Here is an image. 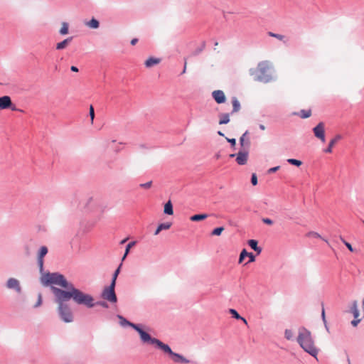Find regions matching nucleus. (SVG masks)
<instances>
[{
  "label": "nucleus",
  "mask_w": 364,
  "mask_h": 364,
  "mask_svg": "<svg viewBox=\"0 0 364 364\" xmlns=\"http://www.w3.org/2000/svg\"><path fill=\"white\" fill-rule=\"evenodd\" d=\"M171 223H161L160 225H159V227L161 230H168L171 228Z\"/></svg>",
  "instance_id": "33"
},
{
  "label": "nucleus",
  "mask_w": 364,
  "mask_h": 364,
  "mask_svg": "<svg viewBox=\"0 0 364 364\" xmlns=\"http://www.w3.org/2000/svg\"><path fill=\"white\" fill-rule=\"evenodd\" d=\"M143 344H150L154 345L158 348L163 350L165 353L168 354L170 356H172L173 354V351L169 347L168 345L164 343L162 341L159 340L158 338L151 337V335L147 333L143 341H141Z\"/></svg>",
  "instance_id": "4"
},
{
  "label": "nucleus",
  "mask_w": 364,
  "mask_h": 364,
  "mask_svg": "<svg viewBox=\"0 0 364 364\" xmlns=\"http://www.w3.org/2000/svg\"><path fill=\"white\" fill-rule=\"evenodd\" d=\"M89 114H90V119H91V124H92L93 122H94V118H95V110H94V107L92 105L90 106Z\"/></svg>",
  "instance_id": "34"
},
{
  "label": "nucleus",
  "mask_w": 364,
  "mask_h": 364,
  "mask_svg": "<svg viewBox=\"0 0 364 364\" xmlns=\"http://www.w3.org/2000/svg\"><path fill=\"white\" fill-rule=\"evenodd\" d=\"M341 241L344 243V245L346 246V247L350 251V252H354V250L352 247V245L348 242L347 241H346L342 237H341Z\"/></svg>",
  "instance_id": "36"
},
{
  "label": "nucleus",
  "mask_w": 364,
  "mask_h": 364,
  "mask_svg": "<svg viewBox=\"0 0 364 364\" xmlns=\"http://www.w3.org/2000/svg\"><path fill=\"white\" fill-rule=\"evenodd\" d=\"M279 166H275V167L269 168L267 171V172H268V173H274L275 171H277V170H279Z\"/></svg>",
  "instance_id": "44"
},
{
  "label": "nucleus",
  "mask_w": 364,
  "mask_h": 364,
  "mask_svg": "<svg viewBox=\"0 0 364 364\" xmlns=\"http://www.w3.org/2000/svg\"><path fill=\"white\" fill-rule=\"evenodd\" d=\"M258 247L257 246V241L255 240H252V249H256L255 247Z\"/></svg>",
  "instance_id": "46"
},
{
  "label": "nucleus",
  "mask_w": 364,
  "mask_h": 364,
  "mask_svg": "<svg viewBox=\"0 0 364 364\" xmlns=\"http://www.w3.org/2000/svg\"><path fill=\"white\" fill-rule=\"evenodd\" d=\"M276 79L277 77L274 75V67L271 62L264 60L259 63L255 76L257 81L268 83L276 80Z\"/></svg>",
  "instance_id": "2"
},
{
  "label": "nucleus",
  "mask_w": 364,
  "mask_h": 364,
  "mask_svg": "<svg viewBox=\"0 0 364 364\" xmlns=\"http://www.w3.org/2000/svg\"><path fill=\"white\" fill-rule=\"evenodd\" d=\"M247 245H248L249 246H250V240H247Z\"/></svg>",
  "instance_id": "63"
},
{
  "label": "nucleus",
  "mask_w": 364,
  "mask_h": 364,
  "mask_svg": "<svg viewBox=\"0 0 364 364\" xmlns=\"http://www.w3.org/2000/svg\"><path fill=\"white\" fill-rule=\"evenodd\" d=\"M248 131H246L240 139V143L242 147H244L245 140L247 137Z\"/></svg>",
  "instance_id": "35"
},
{
  "label": "nucleus",
  "mask_w": 364,
  "mask_h": 364,
  "mask_svg": "<svg viewBox=\"0 0 364 364\" xmlns=\"http://www.w3.org/2000/svg\"><path fill=\"white\" fill-rule=\"evenodd\" d=\"M297 341L306 352L313 356L317 354V350L312 341L311 333L307 329L301 328L299 330Z\"/></svg>",
  "instance_id": "3"
},
{
  "label": "nucleus",
  "mask_w": 364,
  "mask_h": 364,
  "mask_svg": "<svg viewBox=\"0 0 364 364\" xmlns=\"http://www.w3.org/2000/svg\"><path fill=\"white\" fill-rule=\"evenodd\" d=\"M135 244H136V242L133 241V242H129V243L127 245L126 249H125V252H124V255H123V257H122V261L125 259L126 257L127 256V255H128V254H129V252L130 249H131L133 246H134V245H135Z\"/></svg>",
  "instance_id": "26"
},
{
  "label": "nucleus",
  "mask_w": 364,
  "mask_h": 364,
  "mask_svg": "<svg viewBox=\"0 0 364 364\" xmlns=\"http://www.w3.org/2000/svg\"><path fill=\"white\" fill-rule=\"evenodd\" d=\"M97 203V200L93 196H90L86 199L85 202V206L89 208L92 203Z\"/></svg>",
  "instance_id": "29"
},
{
  "label": "nucleus",
  "mask_w": 364,
  "mask_h": 364,
  "mask_svg": "<svg viewBox=\"0 0 364 364\" xmlns=\"http://www.w3.org/2000/svg\"><path fill=\"white\" fill-rule=\"evenodd\" d=\"M255 248L256 249H253V250H255L257 252V254L259 255L261 252L262 249L260 247H257Z\"/></svg>",
  "instance_id": "53"
},
{
  "label": "nucleus",
  "mask_w": 364,
  "mask_h": 364,
  "mask_svg": "<svg viewBox=\"0 0 364 364\" xmlns=\"http://www.w3.org/2000/svg\"><path fill=\"white\" fill-rule=\"evenodd\" d=\"M171 358H172V360H173V362H175V363H190L189 360L186 358L182 355L175 353V352L172 355Z\"/></svg>",
  "instance_id": "13"
},
{
  "label": "nucleus",
  "mask_w": 364,
  "mask_h": 364,
  "mask_svg": "<svg viewBox=\"0 0 364 364\" xmlns=\"http://www.w3.org/2000/svg\"><path fill=\"white\" fill-rule=\"evenodd\" d=\"M219 124H226L230 122V114L228 113H220L218 115Z\"/></svg>",
  "instance_id": "15"
},
{
  "label": "nucleus",
  "mask_w": 364,
  "mask_h": 364,
  "mask_svg": "<svg viewBox=\"0 0 364 364\" xmlns=\"http://www.w3.org/2000/svg\"><path fill=\"white\" fill-rule=\"evenodd\" d=\"M60 34L66 35L68 33V23L66 22L62 23L61 28L59 31Z\"/></svg>",
  "instance_id": "24"
},
{
  "label": "nucleus",
  "mask_w": 364,
  "mask_h": 364,
  "mask_svg": "<svg viewBox=\"0 0 364 364\" xmlns=\"http://www.w3.org/2000/svg\"><path fill=\"white\" fill-rule=\"evenodd\" d=\"M127 240V238H126V239H124V240H122L121 241V243H122V244H123V243H124Z\"/></svg>",
  "instance_id": "61"
},
{
  "label": "nucleus",
  "mask_w": 364,
  "mask_h": 364,
  "mask_svg": "<svg viewBox=\"0 0 364 364\" xmlns=\"http://www.w3.org/2000/svg\"><path fill=\"white\" fill-rule=\"evenodd\" d=\"M237 161L238 164H240V165H245V164H246L247 161Z\"/></svg>",
  "instance_id": "54"
},
{
  "label": "nucleus",
  "mask_w": 364,
  "mask_h": 364,
  "mask_svg": "<svg viewBox=\"0 0 364 364\" xmlns=\"http://www.w3.org/2000/svg\"><path fill=\"white\" fill-rule=\"evenodd\" d=\"M313 132L314 136L321 140V141H325V130H324V124L323 122H319L316 127L313 128Z\"/></svg>",
  "instance_id": "8"
},
{
  "label": "nucleus",
  "mask_w": 364,
  "mask_h": 364,
  "mask_svg": "<svg viewBox=\"0 0 364 364\" xmlns=\"http://www.w3.org/2000/svg\"><path fill=\"white\" fill-rule=\"evenodd\" d=\"M41 283L44 287L50 286L54 296V302L58 305V313L60 319L65 323H71L74 320L68 301L72 299L75 304L84 306L88 309L95 306L94 297L76 288L66 278L58 272H40Z\"/></svg>",
  "instance_id": "1"
},
{
  "label": "nucleus",
  "mask_w": 364,
  "mask_h": 364,
  "mask_svg": "<svg viewBox=\"0 0 364 364\" xmlns=\"http://www.w3.org/2000/svg\"><path fill=\"white\" fill-rule=\"evenodd\" d=\"M42 304V296L41 294H38V301L36 302V304H35L34 307H38L41 305Z\"/></svg>",
  "instance_id": "40"
},
{
  "label": "nucleus",
  "mask_w": 364,
  "mask_h": 364,
  "mask_svg": "<svg viewBox=\"0 0 364 364\" xmlns=\"http://www.w3.org/2000/svg\"><path fill=\"white\" fill-rule=\"evenodd\" d=\"M208 214L203 213V214H196L193 215L190 218V220L193 222L196 221H200L203 220H205L208 218Z\"/></svg>",
  "instance_id": "19"
},
{
  "label": "nucleus",
  "mask_w": 364,
  "mask_h": 364,
  "mask_svg": "<svg viewBox=\"0 0 364 364\" xmlns=\"http://www.w3.org/2000/svg\"><path fill=\"white\" fill-rule=\"evenodd\" d=\"M292 115L299 116L301 119H306L311 116V110L309 109H301L299 112H294Z\"/></svg>",
  "instance_id": "12"
},
{
  "label": "nucleus",
  "mask_w": 364,
  "mask_h": 364,
  "mask_svg": "<svg viewBox=\"0 0 364 364\" xmlns=\"http://www.w3.org/2000/svg\"><path fill=\"white\" fill-rule=\"evenodd\" d=\"M186 65H187V62H186V60H185V63H184V68H183V70L182 71V74L185 73H186Z\"/></svg>",
  "instance_id": "55"
},
{
  "label": "nucleus",
  "mask_w": 364,
  "mask_h": 364,
  "mask_svg": "<svg viewBox=\"0 0 364 364\" xmlns=\"http://www.w3.org/2000/svg\"><path fill=\"white\" fill-rule=\"evenodd\" d=\"M284 336L287 340H291L293 338V332L290 329H287L284 332Z\"/></svg>",
  "instance_id": "32"
},
{
  "label": "nucleus",
  "mask_w": 364,
  "mask_h": 364,
  "mask_svg": "<svg viewBox=\"0 0 364 364\" xmlns=\"http://www.w3.org/2000/svg\"><path fill=\"white\" fill-rule=\"evenodd\" d=\"M262 221L265 223V224H267V225H272L273 224V221L269 219V218H264L262 220Z\"/></svg>",
  "instance_id": "45"
},
{
  "label": "nucleus",
  "mask_w": 364,
  "mask_h": 364,
  "mask_svg": "<svg viewBox=\"0 0 364 364\" xmlns=\"http://www.w3.org/2000/svg\"><path fill=\"white\" fill-rule=\"evenodd\" d=\"M351 311L353 314V316L356 318L359 316V310L358 309L357 301H354L351 308Z\"/></svg>",
  "instance_id": "25"
},
{
  "label": "nucleus",
  "mask_w": 364,
  "mask_h": 364,
  "mask_svg": "<svg viewBox=\"0 0 364 364\" xmlns=\"http://www.w3.org/2000/svg\"><path fill=\"white\" fill-rule=\"evenodd\" d=\"M70 70H71V71L75 72V73L79 71L78 68L76 66H74V65L70 67Z\"/></svg>",
  "instance_id": "49"
},
{
  "label": "nucleus",
  "mask_w": 364,
  "mask_h": 364,
  "mask_svg": "<svg viewBox=\"0 0 364 364\" xmlns=\"http://www.w3.org/2000/svg\"><path fill=\"white\" fill-rule=\"evenodd\" d=\"M151 185H152V181H149V182H146V183H141L139 185V186L141 188L148 189V188H151Z\"/></svg>",
  "instance_id": "38"
},
{
  "label": "nucleus",
  "mask_w": 364,
  "mask_h": 364,
  "mask_svg": "<svg viewBox=\"0 0 364 364\" xmlns=\"http://www.w3.org/2000/svg\"><path fill=\"white\" fill-rule=\"evenodd\" d=\"M248 157V151L241 150L238 152L236 159H247Z\"/></svg>",
  "instance_id": "28"
},
{
  "label": "nucleus",
  "mask_w": 364,
  "mask_h": 364,
  "mask_svg": "<svg viewBox=\"0 0 364 364\" xmlns=\"http://www.w3.org/2000/svg\"><path fill=\"white\" fill-rule=\"evenodd\" d=\"M240 320H242V322H244L246 325H247V321L245 318L242 317V318H240Z\"/></svg>",
  "instance_id": "57"
},
{
  "label": "nucleus",
  "mask_w": 364,
  "mask_h": 364,
  "mask_svg": "<svg viewBox=\"0 0 364 364\" xmlns=\"http://www.w3.org/2000/svg\"><path fill=\"white\" fill-rule=\"evenodd\" d=\"M122 265V264L121 263L119 264V266L117 267V269L114 271V272L112 275L111 284H114V285H116V280H117V278L120 272V269H121Z\"/></svg>",
  "instance_id": "23"
},
{
  "label": "nucleus",
  "mask_w": 364,
  "mask_h": 364,
  "mask_svg": "<svg viewBox=\"0 0 364 364\" xmlns=\"http://www.w3.org/2000/svg\"><path fill=\"white\" fill-rule=\"evenodd\" d=\"M161 60L159 58H149L145 61V66L146 68L152 67L155 65H157L160 63Z\"/></svg>",
  "instance_id": "18"
},
{
  "label": "nucleus",
  "mask_w": 364,
  "mask_h": 364,
  "mask_svg": "<svg viewBox=\"0 0 364 364\" xmlns=\"http://www.w3.org/2000/svg\"><path fill=\"white\" fill-rule=\"evenodd\" d=\"M117 318L119 321V324L122 327L129 326L134 329L139 335L141 342L143 341L144 337L146 336L147 332L143 330L139 324H136L129 321L126 318L122 316V315H117Z\"/></svg>",
  "instance_id": "5"
},
{
  "label": "nucleus",
  "mask_w": 364,
  "mask_h": 364,
  "mask_svg": "<svg viewBox=\"0 0 364 364\" xmlns=\"http://www.w3.org/2000/svg\"><path fill=\"white\" fill-rule=\"evenodd\" d=\"M245 257L250 258V252H248L245 249H243L240 255L238 262L241 264Z\"/></svg>",
  "instance_id": "27"
},
{
  "label": "nucleus",
  "mask_w": 364,
  "mask_h": 364,
  "mask_svg": "<svg viewBox=\"0 0 364 364\" xmlns=\"http://www.w3.org/2000/svg\"><path fill=\"white\" fill-rule=\"evenodd\" d=\"M360 322V319L352 321L351 323L353 326H356L358 323Z\"/></svg>",
  "instance_id": "50"
},
{
  "label": "nucleus",
  "mask_w": 364,
  "mask_h": 364,
  "mask_svg": "<svg viewBox=\"0 0 364 364\" xmlns=\"http://www.w3.org/2000/svg\"><path fill=\"white\" fill-rule=\"evenodd\" d=\"M223 230H224L223 227L216 228L212 231L211 235H220Z\"/></svg>",
  "instance_id": "31"
},
{
  "label": "nucleus",
  "mask_w": 364,
  "mask_h": 364,
  "mask_svg": "<svg viewBox=\"0 0 364 364\" xmlns=\"http://www.w3.org/2000/svg\"><path fill=\"white\" fill-rule=\"evenodd\" d=\"M9 109H11L13 111H20L23 112L21 109H18L14 105L12 104L11 107H10Z\"/></svg>",
  "instance_id": "47"
},
{
  "label": "nucleus",
  "mask_w": 364,
  "mask_h": 364,
  "mask_svg": "<svg viewBox=\"0 0 364 364\" xmlns=\"http://www.w3.org/2000/svg\"><path fill=\"white\" fill-rule=\"evenodd\" d=\"M306 236L307 237L321 238L323 240H324L326 242L328 243L327 240L322 238L320 234H318V232H314V231H310V232H307L306 234Z\"/></svg>",
  "instance_id": "22"
},
{
  "label": "nucleus",
  "mask_w": 364,
  "mask_h": 364,
  "mask_svg": "<svg viewBox=\"0 0 364 364\" xmlns=\"http://www.w3.org/2000/svg\"><path fill=\"white\" fill-rule=\"evenodd\" d=\"M116 152H118L119 151V148H116L114 150Z\"/></svg>",
  "instance_id": "64"
},
{
  "label": "nucleus",
  "mask_w": 364,
  "mask_h": 364,
  "mask_svg": "<svg viewBox=\"0 0 364 364\" xmlns=\"http://www.w3.org/2000/svg\"><path fill=\"white\" fill-rule=\"evenodd\" d=\"M137 42H138V39L137 38H133L131 41V45L134 46V45L136 44Z\"/></svg>",
  "instance_id": "51"
},
{
  "label": "nucleus",
  "mask_w": 364,
  "mask_h": 364,
  "mask_svg": "<svg viewBox=\"0 0 364 364\" xmlns=\"http://www.w3.org/2000/svg\"><path fill=\"white\" fill-rule=\"evenodd\" d=\"M115 286L114 284H110L109 287H106L103 289L101 296L111 303H116L117 297L114 291Z\"/></svg>",
  "instance_id": "6"
},
{
  "label": "nucleus",
  "mask_w": 364,
  "mask_h": 364,
  "mask_svg": "<svg viewBox=\"0 0 364 364\" xmlns=\"http://www.w3.org/2000/svg\"><path fill=\"white\" fill-rule=\"evenodd\" d=\"M255 257L252 255V262H255Z\"/></svg>",
  "instance_id": "60"
},
{
  "label": "nucleus",
  "mask_w": 364,
  "mask_h": 364,
  "mask_svg": "<svg viewBox=\"0 0 364 364\" xmlns=\"http://www.w3.org/2000/svg\"><path fill=\"white\" fill-rule=\"evenodd\" d=\"M252 184L254 186L257 184V178L255 174H252Z\"/></svg>",
  "instance_id": "43"
},
{
  "label": "nucleus",
  "mask_w": 364,
  "mask_h": 364,
  "mask_svg": "<svg viewBox=\"0 0 364 364\" xmlns=\"http://www.w3.org/2000/svg\"><path fill=\"white\" fill-rule=\"evenodd\" d=\"M94 303H95V305H100V306H102L104 308H108V304L105 301H99V302H97V303H95L94 301Z\"/></svg>",
  "instance_id": "41"
},
{
  "label": "nucleus",
  "mask_w": 364,
  "mask_h": 364,
  "mask_svg": "<svg viewBox=\"0 0 364 364\" xmlns=\"http://www.w3.org/2000/svg\"><path fill=\"white\" fill-rule=\"evenodd\" d=\"M205 46V42H203L201 47H200V48H197V49L194 51L193 54H194L195 55H198V54H199V53H200V52L204 49Z\"/></svg>",
  "instance_id": "39"
},
{
  "label": "nucleus",
  "mask_w": 364,
  "mask_h": 364,
  "mask_svg": "<svg viewBox=\"0 0 364 364\" xmlns=\"http://www.w3.org/2000/svg\"><path fill=\"white\" fill-rule=\"evenodd\" d=\"M6 287L9 290L14 291L18 294L22 292V288L19 280L14 277H10L7 279L6 282Z\"/></svg>",
  "instance_id": "7"
},
{
  "label": "nucleus",
  "mask_w": 364,
  "mask_h": 364,
  "mask_svg": "<svg viewBox=\"0 0 364 364\" xmlns=\"http://www.w3.org/2000/svg\"><path fill=\"white\" fill-rule=\"evenodd\" d=\"M259 128H260L261 129L264 130V126L263 124H260V125H259Z\"/></svg>",
  "instance_id": "59"
},
{
  "label": "nucleus",
  "mask_w": 364,
  "mask_h": 364,
  "mask_svg": "<svg viewBox=\"0 0 364 364\" xmlns=\"http://www.w3.org/2000/svg\"><path fill=\"white\" fill-rule=\"evenodd\" d=\"M228 311L233 318L236 319L242 318V317L237 313V311L235 309H230Z\"/></svg>",
  "instance_id": "30"
},
{
  "label": "nucleus",
  "mask_w": 364,
  "mask_h": 364,
  "mask_svg": "<svg viewBox=\"0 0 364 364\" xmlns=\"http://www.w3.org/2000/svg\"><path fill=\"white\" fill-rule=\"evenodd\" d=\"M228 141L231 144L232 146H235L236 144L235 139H228Z\"/></svg>",
  "instance_id": "48"
},
{
  "label": "nucleus",
  "mask_w": 364,
  "mask_h": 364,
  "mask_svg": "<svg viewBox=\"0 0 364 364\" xmlns=\"http://www.w3.org/2000/svg\"><path fill=\"white\" fill-rule=\"evenodd\" d=\"M322 317H323V319L325 318V311H324L323 308L322 309Z\"/></svg>",
  "instance_id": "58"
},
{
  "label": "nucleus",
  "mask_w": 364,
  "mask_h": 364,
  "mask_svg": "<svg viewBox=\"0 0 364 364\" xmlns=\"http://www.w3.org/2000/svg\"><path fill=\"white\" fill-rule=\"evenodd\" d=\"M212 97L218 104L225 102L226 97L223 91L217 90L212 92Z\"/></svg>",
  "instance_id": "10"
},
{
  "label": "nucleus",
  "mask_w": 364,
  "mask_h": 364,
  "mask_svg": "<svg viewBox=\"0 0 364 364\" xmlns=\"http://www.w3.org/2000/svg\"><path fill=\"white\" fill-rule=\"evenodd\" d=\"M105 142H106L107 145H109V143H115V142H116V140H115V139H112V140H109V139H107V140H106V141H105Z\"/></svg>",
  "instance_id": "52"
},
{
  "label": "nucleus",
  "mask_w": 364,
  "mask_h": 364,
  "mask_svg": "<svg viewBox=\"0 0 364 364\" xmlns=\"http://www.w3.org/2000/svg\"><path fill=\"white\" fill-rule=\"evenodd\" d=\"M164 212L165 214L167 215H173V205L171 202V200H168L165 205H164Z\"/></svg>",
  "instance_id": "21"
},
{
  "label": "nucleus",
  "mask_w": 364,
  "mask_h": 364,
  "mask_svg": "<svg viewBox=\"0 0 364 364\" xmlns=\"http://www.w3.org/2000/svg\"><path fill=\"white\" fill-rule=\"evenodd\" d=\"M288 161L296 166H300L302 164L301 161Z\"/></svg>",
  "instance_id": "42"
},
{
  "label": "nucleus",
  "mask_w": 364,
  "mask_h": 364,
  "mask_svg": "<svg viewBox=\"0 0 364 364\" xmlns=\"http://www.w3.org/2000/svg\"><path fill=\"white\" fill-rule=\"evenodd\" d=\"M161 231V230L159 228V227L158 226V228H156L155 232H154V235H158L160 232Z\"/></svg>",
  "instance_id": "56"
},
{
  "label": "nucleus",
  "mask_w": 364,
  "mask_h": 364,
  "mask_svg": "<svg viewBox=\"0 0 364 364\" xmlns=\"http://www.w3.org/2000/svg\"><path fill=\"white\" fill-rule=\"evenodd\" d=\"M232 113L237 112L240 109V104L237 97H233L232 98Z\"/></svg>",
  "instance_id": "20"
},
{
  "label": "nucleus",
  "mask_w": 364,
  "mask_h": 364,
  "mask_svg": "<svg viewBox=\"0 0 364 364\" xmlns=\"http://www.w3.org/2000/svg\"><path fill=\"white\" fill-rule=\"evenodd\" d=\"M12 105V101L9 96L4 95L0 97V109H9Z\"/></svg>",
  "instance_id": "11"
},
{
  "label": "nucleus",
  "mask_w": 364,
  "mask_h": 364,
  "mask_svg": "<svg viewBox=\"0 0 364 364\" xmlns=\"http://www.w3.org/2000/svg\"><path fill=\"white\" fill-rule=\"evenodd\" d=\"M48 253V248L46 246H41L38 253V265L39 267V272L43 270V257Z\"/></svg>",
  "instance_id": "9"
},
{
  "label": "nucleus",
  "mask_w": 364,
  "mask_h": 364,
  "mask_svg": "<svg viewBox=\"0 0 364 364\" xmlns=\"http://www.w3.org/2000/svg\"><path fill=\"white\" fill-rule=\"evenodd\" d=\"M85 26L90 28L97 29L100 27V22L96 18H92L90 21L85 23Z\"/></svg>",
  "instance_id": "16"
},
{
  "label": "nucleus",
  "mask_w": 364,
  "mask_h": 364,
  "mask_svg": "<svg viewBox=\"0 0 364 364\" xmlns=\"http://www.w3.org/2000/svg\"><path fill=\"white\" fill-rule=\"evenodd\" d=\"M218 134L219 135H220V136H223V134L220 131H219V132H218Z\"/></svg>",
  "instance_id": "62"
},
{
  "label": "nucleus",
  "mask_w": 364,
  "mask_h": 364,
  "mask_svg": "<svg viewBox=\"0 0 364 364\" xmlns=\"http://www.w3.org/2000/svg\"><path fill=\"white\" fill-rule=\"evenodd\" d=\"M269 35L272 37H274L279 40H282L284 36L281 35V34H277V33H272V32H269Z\"/></svg>",
  "instance_id": "37"
},
{
  "label": "nucleus",
  "mask_w": 364,
  "mask_h": 364,
  "mask_svg": "<svg viewBox=\"0 0 364 364\" xmlns=\"http://www.w3.org/2000/svg\"><path fill=\"white\" fill-rule=\"evenodd\" d=\"M72 40H73V37H69V38L63 40V41L58 43L56 44V49L57 50L64 49L68 45V43L71 42Z\"/></svg>",
  "instance_id": "17"
},
{
  "label": "nucleus",
  "mask_w": 364,
  "mask_h": 364,
  "mask_svg": "<svg viewBox=\"0 0 364 364\" xmlns=\"http://www.w3.org/2000/svg\"><path fill=\"white\" fill-rule=\"evenodd\" d=\"M341 136L340 134H337L334 138H333L329 144H328V146H327L326 149H324V151L326 153H331L332 151V147L339 140L341 139Z\"/></svg>",
  "instance_id": "14"
}]
</instances>
